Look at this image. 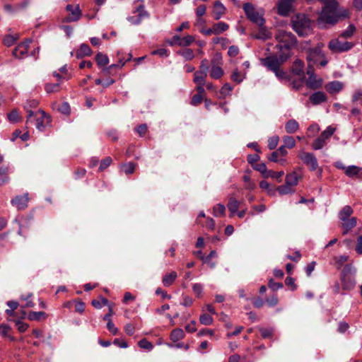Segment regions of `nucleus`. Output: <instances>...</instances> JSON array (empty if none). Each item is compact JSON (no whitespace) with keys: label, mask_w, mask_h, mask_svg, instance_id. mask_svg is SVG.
<instances>
[{"label":"nucleus","mask_w":362,"mask_h":362,"mask_svg":"<svg viewBox=\"0 0 362 362\" xmlns=\"http://www.w3.org/2000/svg\"><path fill=\"white\" fill-rule=\"evenodd\" d=\"M275 38L279 42L276 47L280 52V59L281 61H286L291 56V49L296 44V37L291 32L279 29Z\"/></svg>","instance_id":"obj_1"},{"label":"nucleus","mask_w":362,"mask_h":362,"mask_svg":"<svg viewBox=\"0 0 362 362\" xmlns=\"http://www.w3.org/2000/svg\"><path fill=\"white\" fill-rule=\"evenodd\" d=\"M291 25L293 30L299 36H306L313 31V22L303 13H298L291 18Z\"/></svg>","instance_id":"obj_2"},{"label":"nucleus","mask_w":362,"mask_h":362,"mask_svg":"<svg viewBox=\"0 0 362 362\" xmlns=\"http://www.w3.org/2000/svg\"><path fill=\"white\" fill-rule=\"evenodd\" d=\"M243 8L247 18L250 21L257 25H264L265 19L264 18V12L263 9L257 8L250 3L244 4Z\"/></svg>","instance_id":"obj_3"},{"label":"nucleus","mask_w":362,"mask_h":362,"mask_svg":"<svg viewBox=\"0 0 362 362\" xmlns=\"http://www.w3.org/2000/svg\"><path fill=\"white\" fill-rule=\"evenodd\" d=\"M335 131V129L331 126H329L323 131L320 136L315 140L313 143L312 147L314 150H320L323 148L325 145L326 140L332 136Z\"/></svg>","instance_id":"obj_4"},{"label":"nucleus","mask_w":362,"mask_h":362,"mask_svg":"<svg viewBox=\"0 0 362 362\" xmlns=\"http://www.w3.org/2000/svg\"><path fill=\"white\" fill-rule=\"evenodd\" d=\"M285 61H281L280 59V52L279 51L278 56L272 55L261 59L262 64L266 66L272 71H276L280 67L281 63Z\"/></svg>","instance_id":"obj_5"},{"label":"nucleus","mask_w":362,"mask_h":362,"mask_svg":"<svg viewBox=\"0 0 362 362\" xmlns=\"http://www.w3.org/2000/svg\"><path fill=\"white\" fill-rule=\"evenodd\" d=\"M353 44L349 42H341L338 39L332 40L328 45L329 49L332 52H343L351 49Z\"/></svg>","instance_id":"obj_6"},{"label":"nucleus","mask_w":362,"mask_h":362,"mask_svg":"<svg viewBox=\"0 0 362 362\" xmlns=\"http://www.w3.org/2000/svg\"><path fill=\"white\" fill-rule=\"evenodd\" d=\"M298 156L308 166L311 171H315L317 169V160L313 153L301 151L299 153Z\"/></svg>","instance_id":"obj_7"},{"label":"nucleus","mask_w":362,"mask_h":362,"mask_svg":"<svg viewBox=\"0 0 362 362\" xmlns=\"http://www.w3.org/2000/svg\"><path fill=\"white\" fill-rule=\"evenodd\" d=\"M322 44H318L316 47L309 51L307 56L308 63L317 64L318 59L325 57V54L322 51Z\"/></svg>","instance_id":"obj_8"},{"label":"nucleus","mask_w":362,"mask_h":362,"mask_svg":"<svg viewBox=\"0 0 362 362\" xmlns=\"http://www.w3.org/2000/svg\"><path fill=\"white\" fill-rule=\"evenodd\" d=\"M292 72L297 76H301L299 85L294 83V87L298 88L304 82V64L300 59H296L292 66Z\"/></svg>","instance_id":"obj_9"},{"label":"nucleus","mask_w":362,"mask_h":362,"mask_svg":"<svg viewBox=\"0 0 362 362\" xmlns=\"http://www.w3.org/2000/svg\"><path fill=\"white\" fill-rule=\"evenodd\" d=\"M32 40L27 39L25 42L20 43L13 51V55L16 58L23 57L27 52Z\"/></svg>","instance_id":"obj_10"},{"label":"nucleus","mask_w":362,"mask_h":362,"mask_svg":"<svg viewBox=\"0 0 362 362\" xmlns=\"http://www.w3.org/2000/svg\"><path fill=\"white\" fill-rule=\"evenodd\" d=\"M136 12L138 13V17L131 16L127 18L132 24L138 25L141 22L143 18L148 17V13L144 9L143 5L139 6L136 9Z\"/></svg>","instance_id":"obj_11"},{"label":"nucleus","mask_w":362,"mask_h":362,"mask_svg":"<svg viewBox=\"0 0 362 362\" xmlns=\"http://www.w3.org/2000/svg\"><path fill=\"white\" fill-rule=\"evenodd\" d=\"M259 29L257 33L251 35V37L253 39L261 40L265 41L272 37L270 31L264 25H258Z\"/></svg>","instance_id":"obj_12"},{"label":"nucleus","mask_w":362,"mask_h":362,"mask_svg":"<svg viewBox=\"0 0 362 362\" xmlns=\"http://www.w3.org/2000/svg\"><path fill=\"white\" fill-rule=\"evenodd\" d=\"M293 0H281L278 4V13L283 16L289 14L292 9Z\"/></svg>","instance_id":"obj_13"},{"label":"nucleus","mask_w":362,"mask_h":362,"mask_svg":"<svg viewBox=\"0 0 362 362\" xmlns=\"http://www.w3.org/2000/svg\"><path fill=\"white\" fill-rule=\"evenodd\" d=\"M28 194H25L23 196H17L11 200L12 205L17 207L18 210L25 209L28 202Z\"/></svg>","instance_id":"obj_14"},{"label":"nucleus","mask_w":362,"mask_h":362,"mask_svg":"<svg viewBox=\"0 0 362 362\" xmlns=\"http://www.w3.org/2000/svg\"><path fill=\"white\" fill-rule=\"evenodd\" d=\"M344 83L339 81H333L325 85V88L331 94L339 93L344 88Z\"/></svg>","instance_id":"obj_15"},{"label":"nucleus","mask_w":362,"mask_h":362,"mask_svg":"<svg viewBox=\"0 0 362 362\" xmlns=\"http://www.w3.org/2000/svg\"><path fill=\"white\" fill-rule=\"evenodd\" d=\"M209 76L213 79H220L224 75V71L222 65L214 64L210 65Z\"/></svg>","instance_id":"obj_16"},{"label":"nucleus","mask_w":362,"mask_h":362,"mask_svg":"<svg viewBox=\"0 0 362 362\" xmlns=\"http://www.w3.org/2000/svg\"><path fill=\"white\" fill-rule=\"evenodd\" d=\"M357 220L355 217L346 218L345 221H341L343 228V235H346L356 226Z\"/></svg>","instance_id":"obj_17"},{"label":"nucleus","mask_w":362,"mask_h":362,"mask_svg":"<svg viewBox=\"0 0 362 362\" xmlns=\"http://www.w3.org/2000/svg\"><path fill=\"white\" fill-rule=\"evenodd\" d=\"M309 100L313 105H316L326 101L327 96L325 93L318 91L312 94Z\"/></svg>","instance_id":"obj_18"},{"label":"nucleus","mask_w":362,"mask_h":362,"mask_svg":"<svg viewBox=\"0 0 362 362\" xmlns=\"http://www.w3.org/2000/svg\"><path fill=\"white\" fill-rule=\"evenodd\" d=\"M322 84V80L317 78L315 75L309 76L306 81V86L313 90L320 88Z\"/></svg>","instance_id":"obj_19"},{"label":"nucleus","mask_w":362,"mask_h":362,"mask_svg":"<svg viewBox=\"0 0 362 362\" xmlns=\"http://www.w3.org/2000/svg\"><path fill=\"white\" fill-rule=\"evenodd\" d=\"M226 11L225 6L220 2L216 1L214 6V18L215 20H219L224 14Z\"/></svg>","instance_id":"obj_20"},{"label":"nucleus","mask_w":362,"mask_h":362,"mask_svg":"<svg viewBox=\"0 0 362 362\" xmlns=\"http://www.w3.org/2000/svg\"><path fill=\"white\" fill-rule=\"evenodd\" d=\"M240 202L233 197H230L228 200L227 207L230 211V216L233 217L238 212Z\"/></svg>","instance_id":"obj_21"},{"label":"nucleus","mask_w":362,"mask_h":362,"mask_svg":"<svg viewBox=\"0 0 362 362\" xmlns=\"http://www.w3.org/2000/svg\"><path fill=\"white\" fill-rule=\"evenodd\" d=\"M300 175H298L296 171L288 173L286 176L285 182L288 185L294 187L298 185Z\"/></svg>","instance_id":"obj_22"},{"label":"nucleus","mask_w":362,"mask_h":362,"mask_svg":"<svg viewBox=\"0 0 362 362\" xmlns=\"http://www.w3.org/2000/svg\"><path fill=\"white\" fill-rule=\"evenodd\" d=\"M299 129L298 122L293 119H289L285 124V130L288 134H293Z\"/></svg>","instance_id":"obj_23"},{"label":"nucleus","mask_w":362,"mask_h":362,"mask_svg":"<svg viewBox=\"0 0 362 362\" xmlns=\"http://www.w3.org/2000/svg\"><path fill=\"white\" fill-rule=\"evenodd\" d=\"M91 54V49L86 44H82L80 48L76 52V57L78 59L83 58L85 56H90Z\"/></svg>","instance_id":"obj_24"},{"label":"nucleus","mask_w":362,"mask_h":362,"mask_svg":"<svg viewBox=\"0 0 362 362\" xmlns=\"http://www.w3.org/2000/svg\"><path fill=\"white\" fill-rule=\"evenodd\" d=\"M212 26L214 28V35H220L229 28V25L225 22L214 23Z\"/></svg>","instance_id":"obj_25"},{"label":"nucleus","mask_w":362,"mask_h":362,"mask_svg":"<svg viewBox=\"0 0 362 362\" xmlns=\"http://www.w3.org/2000/svg\"><path fill=\"white\" fill-rule=\"evenodd\" d=\"M354 211L350 206H345L339 213V218L341 221H345L346 218H350Z\"/></svg>","instance_id":"obj_26"},{"label":"nucleus","mask_w":362,"mask_h":362,"mask_svg":"<svg viewBox=\"0 0 362 362\" xmlns=\"http://www.w3.org/2000/svg\"><path fill=\"white\" fill-rule=\"evenodd\" d=\"M81 16L78 6H76L71 11V15L66 18V22L77 21Z\"/></svg>","instance_id":"obj_27"},{"label":"nucleus","mask_w":362,"mask_h":362,"mask_svg":"<svg viewBox=\"0 0 362 362\" xmlns=\"http://www.w3.org/2000/svg\"><path fill=\"white\" fill-rule=\"evenodd\" d=\"M177 275L175 272H172L170 274H166L163 278V284L165 286H170L176 279Z\"/></svg>","instance_id":"obj_28"},{"label":"nucleus","mask_w":362,"mask_h":362,"mask_svg":"<svg viewBox=\"0 0 362 362\" xmlns=\"http://www.w3.org/2000/svg\"><path fill=\"white\" fill-rule=\"evenodd\" d=\"M184 337H185V333H184L183 330L180 328L173 329L170 334V339L173 342H176V341L183 339Z\"/></svg>","instance_id":"obj_29"},{"label":"nucleus","mask_w":362,"mask_h":362,"mask_svg":"<svg viewBox=\"0 0 362 362\" xmlns=\"http://www.w3.org/2000/svg\"><path fill=\"white\" fill-rule=\"evenodd\" d=\"M207 76V74L195 71L194 74V79L193 81L196 84H205L206 83V77Z\"/></svg>","instance_id":"obj_30"},{"label":"nucleus","mask_w":362,"mask_h":362,"mask_svg":"<svg viewBox=\"0 0 362 362\" xmlns=\"http://www.w3.org/2000/svg\"><path fill=\"white\" fill-rule=\"evenodd\" d=\"M277 191L281 195L292 194L295 192L293 187L288 185L286 182H285V185L278 187Z\"/></svg>","instance_id":"obj_31"},{"label":"nucleus","mask_w":362,"mask_h":362,"mask_svg":"<svg viewBox=\"0 0 362 362\" xmlns=\"http://www.w3.org/2000/svg\"><path fill=\"white\" fill-rule=\"evenodd\" d=\"M95 60L97 62L98 65L100 66H105L109 63L107 56L101 52L97 54Z\"/></svg>","instance_id":"obj_32"},{"label":"nucleus","mask_w":362,"mask_h":362,"mask_svg":"<svg viewBox=\"0 0 362 362\" xmlns=\"http://www.w3.org/2000/svg\"><path fill=\"white\" fill-rule=\"evenodd\" d=\"M28 1H25L23 4H18L16 6H15L14 8H13L12 6L10 4H6L4 6V8L8 13H11L16 11H18L19 9H23V8H25L26 6L28 5Z\"/></svg>","instance_id":"obj_33"},{"label":"nucleus","mask_w":362,"mask_h":362,"mask_svg":"<svg viewBox=\"0 0 362 362\" xmlns=\"http://www.w3.org/2000/svg\"><path fill=\"white\" fill-rule=\"evenodd\" d=\"M284 171L275 172L273 170H268L264 178L272 177L276 180L278 182H281V177L284 175Z\"/></svg>","instance_id":"obj_34"},{"label":"nucleus","mask_w":362,"mask_h":362,"mask_svg":"<svg viewBox=\"0 0 362 362\" xmlns=\"http://www.w3.org/2000/svg\"><path fill=\"white\" fill-rule=\"evenodd\" d=\"M359 168L356 165H349L346 168L345 173L349 177H354L358 175L359 173Z\"/></svg>","instance_id":"obj_35"},{"label":"nucleus","mask_w":362,"mask_h":362,"mask_svg":"<svg viewBox=\"0 0 362 362\" xmlns=\"http://www.w3.org/2000/svg\"><path fill=\"white\" fill-rule=\"evenodd\" d=\"M7 117L8 121L12 123L18 122L21 119L18 112L15 109L8 114Z\"/></svg>","instance_id":"obj_36"},{"label":"nucleus","mask_w":362,"mask_h":362,"mask_svg":"<svg viewBox=\"0 0 362 362\" xmlns=\"http://www.w3.org/2000/svg\"><path fill=\"white\" fill-rule=\"evenodd\" d=\"M8 167H1L0 168V181L1 183H7L9 180V177L8 176Z\"/></svg>","instance_id":"obj_37"},{"label":"nucleus","mask_w":362,"mask_h":362,"mask_svg":"<svg viewBox=\"0 0 362 362\" xmlns=\"http://www.w3.org/2000/svg\"><path fill=\"white\" fill-rule=\"evenodd\" d=\"M213 317L206 313H203L199 317V322L204 325H210L213 323Z\"/></svg>","instance_id":"obj_38"},{"label":"nucleus","mask_w":362,"mask_h":362,"mask_svg":"<svg viewBox=\"0 0 362 362\" xmlns=\"http://www.w3.org/2000/svg\"><path fill=\"white\" fill-rule=\"evenodd\" d=\"M355 30V26L354 25H349L346 30L341 33L340 37L345 39L350 38L354 35Z\"/></svg>","instance_id":"obj_39"},{"label":"nucleus","mask_w":362,"mask_h":362,"mask_svg":"<svg viewBox=\"0 0 362 362\" xmlns=\"http://www.w3.org/2000/svg\"><path fill=\"white\" fill-rule=\"evenodd\" d=\"M40 112L42 114V117L37 118L36 119L35 127L39 131L42 132L45 127L44 124V118H45L47 115L43 111H40Z\"/></svg>","instance_id":"obj_40"},{"label":"nucleus","mask_w":362,"mask_h":362,"mask_svg":"<svg viewBox=\"0 0 362 362\" xmlns=\"http://www.w3.org/2000/svg\"><path fill=\"white\" fill-rule=\"evenodd\" d=\"M178 54L183 57L186 60H192L194 57L193 50L188 48L180 51Z\"/></svg>","instance_id":"obj_41"},{"label":"nucleus","mask_w":362,"mask_h":362,"mask_svg":"<svg viewBox=\"0 0 362 362\" xmlns=\"http://www.w3.org/2000/svg\"><path fill=\"white\" fill-rule=\"evenodd\" d=\"M226 207L222 204H218L213 209V214L215 216H223L225 214Z\"/></svg>","instance_id":"obj_42"},{"label":"nucleus","mask_w":362,"mask_h":362,"mask_svg":"<svg viewBox=\"0 0 362 362\" xmlns=\"http://www.w3.org/2000/svg\"><path fill=\"white\" fill-rule=\"evenodd\" d=\"M283 141L284 143V146L288 148H292L296 146L295 139L290 136H285L283 137Z\"/></svg>","instance_id":"obj_43"},{"label":"nucleus","mask_w":362,"mask_h":362,"mask_svg":"<svg viewBox=\"0 0 362 362\" xmlns=\"http://www.w3.org/2000/svg\"><path fill=\"white\" fill-rule=\"evenodd\" d=\"M194 41V37L192 35H187L185 37H181V41L180 42V47H187L190 45Z\"/></svg>","instance_id":"obj_44"},{"label":"nucleus","mask_w":362,"mask_h":362,"mask_svg":"<svg viewBox=\"0 0 362 362\" xmlns=\"http://www.w3.org/2000/svg\"><path fill=\"white\" fill-rule=\"evenodd\" d=\"M45 313H44V312L32 311V312L29 313L28 318L30 320H39L42 317H45Z\"/></svg>","instance_id":"obj_45"},{"label":"nucleus","mask_w":362,"mask_h":362,"mask_svg":"<svg viewBox=\"0 0 362 362\" xmlns=\"http://www.w3.org/2000/svg\"><path fill=\"white\" fill-rule=\"evenodd\" d=\"M45 89L47 93H52L59 90V83H47L45 85Z\"/></svg>","instance_id":"obj_46"},{"label":"nucleus","mask_w":362,"mask_h":362,"mask_svg":"<svg viewBox=\"0 0 362 362\" xmlns=\"http://www.w3.org/2000/svg\"><path fill=\"white\" fill-rule=\"evenodd\" d=\"M279 141V138L278 136H274L270 137L268 139V148L270 150H274V148H276Z\"/></svg>","instance_id":"obj_47"},{"label":"nucleus","mask_w":362,"mask_h":362,"mask_svg":"<svg viewBox=\"0 0 362 362\" xmlns=\"http://www.w3.org/2000/svg\"><path fill=\"white\" fill-rule=\"evenodd\" d=\"M355 281L353 279L346 280V279H342V287L344 290H351L355 286Z\"/></svg>","instance_id":"obj_48"},{"label":"nucleus","mask_w":362,"mask_h":362,"mask_svg":"<svg viewBox=\"0 0 362 362\" xmlns=\"http://www.w3.org/2000/svg\"><path fill=\"white\" fill-rule=\"evenodd\" d=\"M18 36H13V35H6L4 39V43L7 47H11L13 45L16 41L18 40Z\"/></svg>","instance_id":"obj_49"},{"label":"nucleus","mask_w":362,"mask_h":362,"mask_svg":"<svg viewBox=\"0 0 362 362\" xmlns=\"http://www.w3.org/2000/svg\"><path fill=\"white\" fill-rule=\"evenodd\" d=\"M138 345L140 348L147 349L148 351L152 350L153 348V344L146 339H141L139 341Z\"/></svg>","instance_id":"obj_50"},{"label":"nucleus","mask_w":362,"mask_h":362,"mask_svg":"<svg viewBox=\"0 0 362 362\" xmlns=\"http://www.w3.org/2000/svg\"><path fill=\"white\" fill-rule=\"evenodd\" d=\"M135 169V165L132 163H128L126 164H124L122 166V170L127 174H132Z\"/></svg>","instance_id":"obj_51"},{"label":"nucleus","mask_w":362,"mask_h":362,"mask_svg":"<svg viewBox=\"0 0 362 362\" xmlns=\"http://www.w3.org/2000/svg\"><path fill=\"white\" fill-rule=\"evenodd\" d=\"M245 77V74H241L238 70H235L231 75V79L238 83L242 82Z\"/></svg>","instance_id":"obj_52"},{"label":"nucleus","mask_w":362,"mask_h":362,"mask_svg":"<svg viewBox=\"0 0 362 362\" xmlns=\"http://www.w3.org/2000/svg\"><path fill=\"white\" fill-rule=\"evenodd\" d=\"M254 169L259 172L264 177H265V175H267L268 170L265 163H261L256 164L254 167Z\"/></svg>","instance_id":"obj_53"},{"label":"nucleus","mask_w":362,"mask_h":362,"mask_svg":"<svg viewBox=\"0 0 362 362\" xmlns=\"http://www.w3.org/2000/svg\"><path fill=\"white\" fill-rule=\"evenodd\" d=\"M259 332L264 339L270 338L273 334V329L272 328H259Z\"/></svg>","instance_id":"obj_54"},{"label":"nucleus","mask_w":362,"mask_h":362,"mask_svg":"<svg viewBox=\"0 0 362 362\" xmlns=\"http://www.w3.org/2000/svg\"><path fill=\"white\" fill-rule=\"evenodd\" d=\"M210 69V65H208V61L206 59H203L199 65V69L197 71L208 74Z\"/></svg>","instance_id":"obj_55"},{"label":"nucleus","mask_w":362,"mask_h":362,"mask_svg":"<svg viewBox=\"0 0 362 362\" xmlns=\"http://www.w3.org/2000/svg\"><path fill=\"white\" fill-rule=\"evenodd\" d=\"M232 90L233 87L229 83H226L222 86L220 90V93L222 95V96L225 97L226 95H228Z\"/></svg>","instance_id":"obj_56"},{"label":"nucleus","mask_w":362,"mask_h":362,"mask_svg":"<svg viewBox=\"0 0 362 362\" xmlns=\"http://www.w3.org/2000/svg\"><path fill=\"white\" fill-rule=\"evenodd\" d=\"M11 330V327L6 324L0 325V334L4 337L8 335V332Z\"/></svg>","instance_id":"obj_57"},{"label":"nucleus","mask_w":362,"mask_h":362,"mask_svg":"<svg viewBox=\"0 0 362 362\" xmlns=\"http://www.w3.org/2000/svg\"><path fill=\"white\" fill-rule=\"evenodd\" d=\"M219 64L223 65L222 56L219 53H216L211 60L210 65Z\"/></svg>","instance_id":"obj_58"},{"label":"nucleus","mask_w":362,"mask_h":362,"mask_svg":"<svg viewBox=\"0 0 362 362\" xmlns=\"http://www.w3.org/2000/svg\"><path fill=\"white\" fill-rule=\"evenodd\" d=\"M112 163V158L110 157H107L104 160H103L100 165V170H103L107 168L110 163Z\"/></svg>","instance_id":"obj_59"},{"label":"nucleus","mask_w":362,"mask_h":362,"mask_svg":"<svg viewBox=\"0 0 362 362\" xmlns=\"http://www.w3.org/2000/svg\"><path fill=\"white\" fill-rule=\"evenodd\" d=\"M239 53V48L235 45H231L228 48V54L231 57H234L237 56Z\"/></svg>","instance_id":"obj_60"},{"label":"nucleus","mask_w":362,"mask_h":362,"mask_svg":"<svg viewBox=\"0 0 362 362\" xmlns=\"http://www.w3.org/2000/svg\"><path fill=\"white\" fill-rule=\"evenodd\" d=\"M269 288L273 291H277L283 287L281 283L274 282L272 279L269 281Z\"/></svg>","instance_id":"obj_61"},{"label":"nucleus","mask_w":362,"mask_h":362,"mask_svg":"<svg viewBox=\"0 0 362 362\" xmlns=\"http://www.w3.org/2000/svg\"><path fill=\"white\" fill-rule=\"evenodd\" d=\"M202 100H203V95H199V94H196L192 97L191 104L192 105H197L200 104L202 102Z\"/></svg>","instance_id":"obj_62"},{"label":"nucleus","mask_w":362,"mask_h":362,"mask_svg":"<svg viewBox=\"0 0 362 362\" xmlns=\"http://www.w3.org/2000/svg\"><path fill=\"white\" fill-rule=\"evenodd\" d=\"M58 110L64 115H68L70 112V107L67 103H62L59 107Z\"/></svg>","instance_id":"obj_63"},{"label":"nucleus","mask_w":362,"mask_h":362,"mask_svg":"<svg viewBox=\"0 0 362 362\" xmlns=\"http://www.w3.org/2000/svg\"><path fill=\"white\" fill-rule=\"evenodd\" d=\"M355 250L358 254L362 255V235L358 236L357 238Z\"/></svg>","instance_id":"obj_64"}]
</instances>
